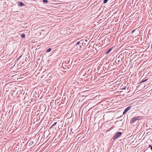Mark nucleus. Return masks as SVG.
Returning a JSON list of instances; mask_svg holds the SVG:
<instances>
[{
    "mask_svg": "<svg viewBox=\"0 0 152 152\" xmlns=\"http://www.w3.org/2000/svg\"><path fill=\"white\" fill-rule=\"evenodd\" d=\"M88 41L87 39L85 40H81L80 41L77 42V44H76V46L78 47L77 45H79V44H81L82 45L84 46L86 45H88Z\"/></svg>",
    "mask_w": 152,
    "mask_h": 152,
    "instance_id": "f257e3e1",
    "label": "nucleus"
},
{
    "mask_svg": "<svg viewBox=\"0 0 152 152\" xmlns=\"http://www.w3.org/2000/svg\"><path fill=\"white\" fill-rule=\"evenodd\" d=\"M142 119V117L141 116H138L136 117H134L132 118L130 121V124H132L135 123L137 121L139 120Z\"/></svg>",
    "mask_w": 152,
    "mask_h": 152,
    "instance_id": "f03ea898",
    "label": "nucleus"
},
{
    "mask_svg": "<svg viewBox=\"0 0 152 152\" xmlns=\"http://www.w3.org/2000/svg\"><path fill=\"white\" fill-rule=\"evenodd\" d=\"M122 134V133L121 132H118L115 134L113 137L112 139H113L114 141H115Z\"/></svg>",
    "mask_w": 152,
    "mask_h": 152,
    "instance_id": "7ed1b4c3",
    "label": "nucleus"
},
{
    "mask_svg": "<svg viewBox=\"0 0 152 152\" xmlns=\"http://www.w3.org/2000/svg\"><path fill=\"white\" fill-rule=\"evenodd\" d=\"M53 17V16L48 12V21H49L50 22L54 21L55 19Z\"/></svg>",
    "mask_w": 152,
    "mask_h": 152,
    "instance_id": "20e7f679",
    "label": "nucleus"
},
{
    "mask_svg": "<svg viewBox=\"0 0 152 152\" xmlns=\"http://www.w3.org/2000/svg\"><path fill=\"white\" fill-rule=\"evenodd\" d=\"M132 106H130L127 107L124 110L123 113V114H125L131 108H132Z\"/></svg>",
    "mask_w": 152,
    "mask_h": 152,
    "instance_id": "39448f33",
    "label": "nucleus"
},
{
    "mask_svg": "<svg viewBox=\"0 0 152 152\" xmlns=\"http://www.w3.org/2000/svg\"><path fill=\"white\" fill-rule=\"evenodd\" d=\"M49 1L48 0V9L50 8V7L51 6V5L50 4H53L52 6L54 7H55V6H56V5L57 4H54L51 3H49Z\"/></svg>",
    "mask_w": 152,
    "mask_h": 152,
    "instance_id": "423d86ee",
    "label": "nucleus"
},
{
    "mask_svg": "<svg viewBox=\"0 0 152 152\" xmlns=\"http://www.w3.org/2000/svg\"><path fill=\"white\" fill-rule=\"evenodd\" d=\"M18 5L20 6H24L25 4L22 2L19 1L18 2Z\"/></svg>",
    "mask_w": 152,
    "mask_h": 152,
    "instance_id": "0eeeda50",
    "label": "nucleus"
},
{
    "mask_svg": "<svg viewBox=\"0 0 152 152\" xmlns=\"http://www.w3.org/2000/svg\"><path fill=\"white\" fill-rule=\"evenodd\" d=\"M113 48V47H112L110 48H109V49H108L105 52V53L106 54H108L109 53H110L112 50Z\"/></svg>",
    "mask_w": 152,
    "mask_h": 152,
    "instance_id": "6e6552de",
    "label": "nucleus"
},
{
    "mask_svg": "<svg viewBox=\"0 0 152 152\" xmlns=\"http://www.w3.org/2000/svg\"><path fill=\"white\" fill-rule=\"evenodd\" d=\"M122 55H121V54L118 56V57H117V58L116 59V60L118 59V62L120 61V58H121L122 57Z\"/></svg>",
    "mask_w": 152,
    "mask_h": 152,
    "instance_id": "1a4fd4ad",
    "label": "nucleus"
},
{
    "mask_svg": "<svg viewBox=\"0 0 152 152\" xmlns=\"http://www.w3.org/2000/svg\"><path fill=\"white\" fill-rule=\"evenodd\" d=\"M81 44H79V45H77L78 46V47H77V46H76L77 47V49H78L80 50V48L81 47Z\"/></svg>",
    "mask_w": 152,
    "mask_h": 152,
    "instance_id": "9d476101",
    "label": "nucleus"
},
{
    "mask_svg": "<svg viewBox=\"0 0 152 152\" xmlns=\"http://www.w3.org/2000/svg\"><path fill=\"white\" fill-rule=\"evenodd\" d=\"M57 123V122H55L51 126H50V124H49L48 126H50V129H51V127H52V126H54Z\"/></svg>",
    "mask_w": 152,
    "mask_h": 152,
    "instance_id": "9b49d317",
    "label": "nucleus"
},
{
    "mask_svg": "<svg viewBox=\"0 0 152 152\" xmlns=\"http://www.w3.org/2000/svg\"><path fill=\"white\" fill-rule=\"evenodd\" d=\"M52 77L51 76L49 77V80H48V83H50L52 81Z\"/></svg>",
    "mask_w": 152,
    "mask_h": 152,
    "instance_id": "f8f14e48",
    "label": "nucleus"
},
{
    "mask_svg": "<svg viewBox=\"0 0 152 152\" xmlns=\"http://www.w3.org/2000/svg\"><path fill=\"white\" fill-rule=\"evenodd\" d=\"M148 80V79H145L144 80H142L141 81V82H140V83H141L144 82L146 81L147 80Z\"/></svg>",
    "mask_w": 152,
    "mask_h": 152,
    "instance_id": "ddd939ff",
    "label": "nucleus"
},
{
    "mask_svg": "<svg viewBox=\"0 0 152 152\" xmlns=\"http://www.w3.org/2000/svg\"><path fill=\"white\" fill-rule=\"evenodd\" d=\"M21 37L22 38H24L25 37V34H24V33L22 34L21 35Z\"/></svg>",
    "mask_w": 152,
    "mask_h": 152,
    "instance_id": "4468645a",
    "label": "nucleus"
},
{
    "mask_svg": "<svg viewBox=\"0 0 152 152\" xmlns=\"http://www.w3.org/2000/svg\"><path fill=\"white\" fill-rule=\"evenodd\" d=\"M108 1V0H104L103 1V3L104 4H106V3H107V2Z\"/></svg>",
    "mask_w": 152,
    "mask_h": 152,
    "instance_id": "2eb2a0df",
    "label": "nucleus"
},
{
    "mask_svg": "<svg viewBox=\"0 0 152 152\" xmlns=\"http://www.w3.org/2000/svg\"><path fill=\"white\" fill-rule=\"evenodd\" d=\"M43 1L44 3H48V0H43Z\"/></svg>",
    "mask_w": 152,
    "mask_h": 152,
    "instance_id": "dca6fc26",
    "label": "nucleus"
},
{
    "mask_svg": "<svg viewBox=\"0 0 152 152\" xmlns=\"http://www.w3.org/2000/svg\"><path fill=\"white\" fill-rule=\"evenodd\" d=\"M149 147H150L152 151V146L151 145H149V147H148V148H149Z\"/></svg>",
    "mask_w": 152,
    "mask_h": 152,
    "instance_id": "f3484780",
    "label": "nucleus"
},
{
    "mask_svg": "<svg viewBox=\"0 0 152 152\" xmlns=\"http://www.w3.org/2000/svg\"><path fill=\"white\" fill-rule=\"evenodd\" d=\"M51 50V48H49L48 49V53L50 52Z\"/></svg>",
    "mask_w": 152,
    "mask_h": 152,
    "instance_id": "a211bd4d",
    "label": "nucleus"
},
{
    "mask_svg": "<svg viewBox=\"0 0 152 152\" xmlns=\"http://www.w3.org/2000/svg\"><path fill=\"white\" fill-rule=\"evenodd\" d=\"M47 132L46 131H45L44 132V136H45V135H47Z\"/></svg>",
    "mask_w": 152,
    "mask_h": 152,
    "instance_id": "6ab92c4d",
    "label": "nucleus"
},
{
    "mask_svg": "<svg viewBox=\"0 0 152 152\" xmlns=\"http://www.w3.org/2000/svg\"><path fill=\"white\" fill-rule=\"evenodd\" d=\"M51 96V94H50L49 92H48V97Z\"/></svg>",
    "mask_w": 152,
    "mask_h": 152,
    "instance_id": "aec40b11",
    "label": "nucleus"
},
{
    "mask_svg": "<svg viewBox=\"0 0 152 152\" xmlns=\"http://www.w3.org/2000/svg\"><path fill=\"white\" fill-rule=\"evenodd\" d=\"M126 88V87H125L124 88H122L121 89L122 90H124Z\"/></svg>",
    "mask_w": 152,
    "mask_h": 152,
    "instance_id": "412c9836",
    "label": "nucleus"
},
{
    "mask_svg": "<svg viewBox=\"0 0 152 152\" xmlns=\"http://www.w3.org/2000/svg\"><path fill=\"white\" fill-rule=\"evenodd\" d=\"M135 29H134V30H133L132 32V33H133L134 32H135Z\"/></svg>",
    "mask_w": 152,
    "mask_h": 152,
    "instance_id": "4be33fe9",
    "label": "nucleus"
},
{
    "mask_svg": "<svg viewBox=\"0 0 152 152\" xmlns=\"http://www.w3.org/2000/svg\"><path fill=\"white\" fill-rule=\"evenodd\" d=\"M33 143V142H30L29 143V144L30 145H31Z\"/></svg>",
    "mask_w": 152,
    "mask_h": 152,
    "instance_id": "5701e85b",
    "label": "nucleus"
},
{
    "mask_svg": "<svg viewBox=\"0 0 152 152\" xmlns=\"http://www.w3.org/2000/svg\"><path fill=\"white\" fill-rule=\"evenodd\" d=\"M51 136H50V137H49V138L48 139V140H49L50 139V138H51Z\"/></svg>",
    "mask_w": 152,
    "mask_h": 152,
    "instance_id": "b1692460",
    "label": "nucleus"
},
{
    "mask_svg": "<svg viewBox=\"0 0 152 152\" xmlns=\"http://www.w3.org/2000/svg\"><path fill=\"white\" fill-rule=\"evenodd\" d=\"M50 134H51L50 133H49V134L48 135V137H49V136L50 135Z\"/></svg>",
    "mask_w": 152,
    "mask_h": 152,
    "instance_id": "393cba45",
    "label": "nucleus"
},
{
    "mask_svg": "<svg viewBox=\"0 0 152 152\" xmlns=\"http://www.w3.org/2000/svg\"><path fill=\"white\" fill-rule=\"evenodd\" d=\"M45 51H46V52L47 53H48V49H47V50H45Z\"/></svg>",
    "mask_w": 152,
    "mask_h": 152,
    "instance_id": "a878e982",
    "label": "nucleus"
},
{
    "mask_svg": "<svg viewBox=\"0 0 152 152\" xmlns=\"http://www.w3.org/2000/svg\"><path fill=\"white\" fill-rule=\"evenodd\" d=\"M53 134V132H52V134H51V135H52Z\"/></svg>",
    "mask_w": 152,
    "mask_h": 152,
    "instance_id": "bb28decb",
    "label": "nucleus"
},
{
    "mask_svg": "<svg viewBox=\"0 0 152 152\" xmlns=\"http://www.w3.org/2000/svg\"><path fill=\"white\" fill-rule=\"evenodd\" d=\"M51 139H52V137L51 138V139H50V140H51Z\"/></svg>",
    "mask_w": 152,
    "mask_h": 152,
    "instance_id": "cd10ccee",
    "label": "nucleus"
},
{
    "mask_svg": "<svg viewBox=\"0 0 152 152\" xmlns=\"http://www.w3.org/2000/svg\"><path fill=\"white\" fill-rule=\"evenodd\" d=\"M50 37H49V39H50Z\"/></svg>",
    "mask_w": 152,
    "mask_h": 152,
    "instance_id": "c85d7f7f",
    "label": "nucleus"
},
{
    "mask_svg": "<svg viewBox=\"0 0 152 152\" xmlns=\"http://www.w3.org/2000/svg\"><path fill=\"white\" fill-rule=\"evenodd\" d=\"M50 1H51L52 0H50Z\"/></svg>",
    "mask_w": 152,
    "mask_h": 152,
    "instance_id": "c756f323",
    "label": "nucleus"
}]
</instances>
